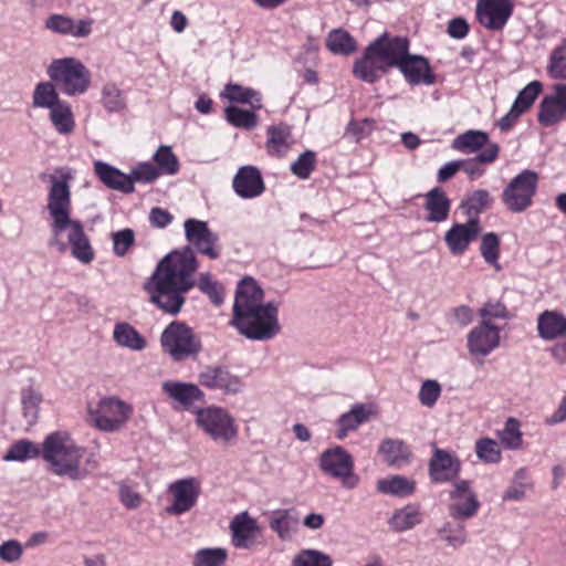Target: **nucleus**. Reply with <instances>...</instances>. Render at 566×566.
<instances>
[{
	"instance_id": "nucleus-7",
	"label": "nucleus",
	"mask_w": 566,
	"mask_h": 566,
	"mask_svg": "<svg viewBox=\"0 0 566 566\" xmlns=\"http://www.w3.org/2000/svg\"><path fill=\"white\" fill-rule=\"evenodd\" d=\"M46 73L67 96L84 94L91 84V72L75 57L53 60L48 66Z\"/></svg>"
},
{
	"instance_id": "nucleus-17",
	"label": "nucleus",
	"mask_w": 566,
	"mask_h": 566,
	"mask_svg": "<svg viewBox=\"0 0 566 566\" xmlns=\"http://www.w3.org/2000/svg\"><path fill=\"white\" fill-rule=\"evenodd\" d=\"M500 328L489 321L473 327L467 337V347L473 357H486L500 346Z\"/></svg>"
},
{
	"instance_id": "nucleus-51",
	"label": "nucleus",
	"mask_w": 566,
	"mask_h": 566,
	"mask_svg": "<svg viewBox=\"0 0 566 566\" xmlns=\"http://www.w3.org/2000/svg\"><path fill=\"white\" fill-rule=\"evenodd\" d=\"M542 91L543 83L537 80L532 81L518 92L513 105L523 113H526L533 106Z\"/></svg>"
},
{
	"instance_id": "nucleus-35",
	"label": "nucleus",
	"mask_w": 566,
	"mask_h": 566,
	"mask_svg": "<svg viewBox=\"0 0 566 566\" xmlns=\"http://www.w3.org/2000/svg\"><path fill=\"white\" fill-rule=\"evenodd\" d=\"M326 48L335 55L348 56L357 50V41L348 31L337 28L328 32Z\"/></svg>"
},
{
	"instance_id": "nucleus-49",
	"label": "nucleus",
	"mask_w": 566,
	"mask_h": 566,
	"mask_svg": "<svg viewBox=\"0 0 566 566\" xmlns=\"http://www.w3.org/2000/svg\"><path fill=\"white\" fill-rule=\"evenodd\" d=\"M317 163L316 154L313 150L303 151L291 166V172L301 180H306L315 170Z\"/></svg>"
},
{
	"instance_id": "nucleus-45",
	"label": "nucleus",
	"mask_w": 566,
	"mask_h": 566,
	"mask_svg": "<svg viewBox=\"0 0 566 566\" xmlns=\"http://www.w3.org/2000/svg\"><path fill=\"white\" fill-rule=\"evenodd\" d=\"M532 486L526 469H518L512 479V483L503 494L504 501H520L524 499L526 491Z\"/></svg>"
},
{
	"instance_id": "nucleus-6",
	"label": "nucleus",
	"mask_w": 566,
	"mask_h": 566,
	"mask_svg": "<svg viewBox=\"0 0 566 566\" xmlns=\"http://www.w3.org/2000/svg\"><path fill=\"white\" fill-rule=\"evenodd\" d=\"M195 416L196 426L213 442L228 446L238 439L235 419L227 409L210 405L196 409Z\"/></svg>"
},
{
	"instance_id": "nucleus-37",
	"label": "nucleus",
	"mask_w": 566,
	"mask_h": 566,
	"mask_svg": "<svg viewBox=\"0 0 566 566\" xmlns=\"http://www.w3.org/2000/svg\"><path fill=\"white\" fill-rule=\"evenodd\" d=\"M370 410L363 403H357L349 411L342 415L338 419L337 438L344 439L349 431L356 430L369 418Z\"/></svg>"
},
{
	"instance_id": "nucleus-40",
	"label": "nucleus",
	"mask_w": 566,
	"mask_h": 566,
	"mask_svg": "<svg viewBox=\"0 0 566 566\" xmlns=\"http://www.w3.org/2000/svg\"><path fill=\"white\" fill-rule=\"evenodd\" d=\"M50 120L61 135H69L75 128L74 115L71 105L66 101H62L50 109Z\"/></svg>"
},
{
	"instance_id": "nucleus-1",
	"label": "nucleus",
	"mask_w": 566,
	"mask_h": 566,
	"mask_svg": "<svg viewBox=\"0 0 566 566\" xmlns=\"http://www.w3.org/2000/svg\"><path fill=\"white\" fill-rule=\"evenodd\" d=\"M184 229L189 245L163 258L146 284L150 302L170 315L181 311L186 294L195 287V273L199 268L195 250L210 260L220 256L219 235L206 221L187 219Z\"/></svg>"
},
{
	"instance_id": "nucleus-61",
	"label": "nucleus",
	"mask_w": 566,
	"mask_h": 566,
	"mask_svg": "<svg viewBox=\"0 0 566 566\" xmlns=\"http://www.w3.org/2000/svg\"><path fill=\"white\" fill-rule=\"evenodd\" d=\"M447 321L451 325H458L460 327H464L473 321V311L471 307H469L467 305H460V306L453 307L447 314Z\"/></svg>"
},
{
	"instance_id": "nucleus-57",
	"label": "nucleus",
	"mask_w": 566,
	"mask_h": 566,
	"mask_svg": "<svg viewBox=\"0 0 566 566\" xmlns=\"http://www.w3.org/2000/svg\"><path fill=\"white\" fill-rule=\"evenodd\" d=\"M441 386L437 380L427 379L420 387L418 399L422 406L431 408L438 401L441 396Z\"/></svg>"
},
{
	"instance_id": "nucleus-16",
	"label": "nucleus",
	"mask_w": 566,
	"mask_h": 566,
	"mask_svg": "<svg viewBox=\"0 0 566 566\" xmlns=\"http://www.w3.org/2000/svg\"><path fill=\"white\" fill-rule=\"evenodd\" d=\"M231 543L235 548L251 549L261 543L262 528L247 511L232 517L229 525Z\"/></svg>"
},
{
	"instance_id": "nucleus-59",
	"label": "nucleus",
	"mask_w": 566,
	"mask_h": 566,
	"mask_svg": "<svg viewBox=\"0 0 566 566\" xmlns=\"http://www.w3.org/2000/svg\"><path fill=\"white\" fill-rule=\"evenodd\" d=\"M112 239L114 253L117 256H124L133 247L135 242V234L132 229H123L114 232Z\"/></svg>"
},
{
	"instance_id": "nucleus-20",
	"label": "nucleus",
	"mask_w": 566,
	"mask_h": 566,
	"mask_svg": "<svg viewBox=\"0 0 566 566\" xmlns=\"http://www.w3.org/2000/svg\"><path fill=\"white\" fill-rule=\"evenodd\" d=\"M461 472V462L453 453L433 448L429 461V475L434 483H447L455 480Z\"/></svg>"
},
{
	"instance_id": "nucleus-50",
	"label": "nucleus",
	"mask_w": 566,
	"mask_h": 566,
	"mask_svg": "<svg viewBox=\"0 0 566 566\" xmlns=\"http://www.w3.org/2000/svg\"><path fill=\"white\" fill-rule=\"evenodd\" d=\"M480 252L488 264L493 265L496 271L501 269L497 262L500 254V238L496 233L489 232L481 238Z\"/></svg>"
},
{
	"instance_id": "nucleus-47",
	"label": "nucleus",
	"mask_w": 566,
	"mask_h": 566,
	"mask_svg": "<svg viewBox=\"0 0 566 566\" xmlns=\"http://www.w3.org/2000/svg\"><path fill=\"white\" fill-rule=\"evenodd\" d=\"M228 552L221 547L198 549L192 559V566H223Z\"/></svg>"
},
{
	"instance_id": "nucleus-28",
	"label": "nucleus",
	"mask_w": 566,
	"mask_h": 566,
	"mask_svg": "<svg viewBox=\"0 0 566 566\" xmlns=\"http://www.w3.org/2000/svg\"><path fill=\"white\" fill-rule=\"evenodd\" d=\"M300 520L293 509L275 510L271 513L269 525L280 539L289 541L296 533Z\"/></svg>"
},
{
	"instance_id": "nucleus-2",
	"label": "nucleus",
	"mask_w": 566,
	"mask_h": 566,
	"mask_svg": "<svg viewBox=\"0 0 566 566\" xmlns=\"http://www.w3.org/2000/svg\"><path fill=\"white\" fill-rule=\"evenodd\" d=\"M46 209L51 218V239L49 245L59 252H65L70 247L72 255L87 264L94 259V251L80 220L71 218V187L73 179L71 169L60 170V176L50 175Z\"/></svg>"
},
{
	"instance_id": "nucleus-23",
	"label": "nucleus",
	"mask_w": 566,
	"mask_h": 566,
	"mask_svg": "<svg viewBox=\"0 0 566 566\" xmlns=\"http://www.w3.org/2000/svg\"><path fill=\"white\" fill-rule=\"evenodd\" d=\"M161 390L165 395H167L168 398L187 410L195 402L203 401L205 399V392L198 385L192 382L167 380L163 382Z\"/></svg>"
},
{
	"instance_id": "nucleus-15",
	"label": "nucleus",
	"mask_w": 566,
	"mask_h": 566,
	"mask_svg": "<svg viewBox=\"0 0 566 566\" xmlns=\"http://www.w3.org/2000/svg\"><path fill=\"white\" fill-rule=\"evenodd\" d=\"M201 483L197 478H185L168 486L171 503L166 507L170 515H181L189 512L198 501Z\"/></svg>"
},
{
	"instance_id": "nucleus-60",
	"label": "nucleus",
	"mask_w": 566,
	"mask_h": 566,
	"mask_svg": "<svg viewBox=\"0 0 566 566\" xmlns=\"http://www.w3.org/2000/svg\"><path fill=\"white\" fill-rule=\"evenodd\" d=\"M375 128V122L370 118L361 120H350L346 126V134L350 135L356 142L370 136Z\"/></svg>"
},
{
	"instance_id": "nucleus-11",
	"label": "nucleus",
	"mask_w": 566,
	"mask_h": 566,
	"mask_svg": "<svg viewBox=\"0 0 566 566\" xmlns=\"http://www.w3.org/2000/svg\"><path fill=\"white\" fill-rule=\"evenodd\" d=\"M395 67H397L405 76L409 84H426L432 85L436 82L428 60L421 55H412L409 53V40L405 36H399L398 54L395 60Z\"/></svg>"
},
{
	"instance_id": "nucleus-46",
	"label": "nucleus",
	"mask_w": 566,
	"mask_h": 566,
	"mask_svg": "<svg viewBox=\"0 0 566 566\" xmlns=\"http://www.w3.org/2000/svg\"><path fill=\"white\" fill-rule=\"evenodd\" d=\"M546 71L552 78L566 80V39L552 51Z\"/></svg>"
},
{
	"instance_id": "nucleus-25",
	"label": "nucleus",
	"mask_w": 566,
	"mask_h": 566,
	"mask_svg": "<svg viewBox=\"0 0 566 566\" xmlns=\"http://www.w3.org/2000/svg\"><path fill=\"white\" fill-rule=\"evenodd\" d=\"M45 27L54 33L73 38H85L92 32L91 20L75 21L62 14H51L45 20Z\"/></svg>"
},
{
	"instance_id": "nucleus-43",
	"label": "nucleus",
	"mask_w": 566,
	"mask_h": 566,
	"mask_svg": "<svg viewBox=\"0 0 566 566\" xmlns=\"http://www.w3.org/2000/svg\"><path fill=\"white\" fill-rule=\"evenodd\" d=\"M195 286H198L200 292L209 297L212 304L221 305L224 301V289L221 283L212 279L211 273L203 272L195 280Z\"/></svg>"
},
{
	"instance_id": "nucleus-29",
	"label": "nucleus",
	"mask_w": 566,
	"mask_h": 566,
	"mask_svg": "<svg viewBox=\"0 0 566 566\" xmlns=\"http://www.w3.org/2000/svg\"><path fill=\"white\" fill-rule=\"evenodd\" d=\"M424 209L428 212L426 220L429 222L439 223L448 219L451 202L442 188L434 187L427 192Z\"/></svg>"
},
{
	"instance_id": "nucleus-18",
	"label": "nucleus",
	"mask_w": 566,
	"mask_h": 566,
	"mask_svg": "<svg viewBox=\"0 0 566 566\" xmlns=\"http://www.w3.org/2000/svg\"><path fill=\"white\" fill-rule=\"evenodd\" d=\"M449 496L452 500V503L449 505V514L452 518L463 521L478 513L480 502L468 480L454 483L449 492Z\"/></svg>"
},
{
	"instance_id": "nucleus-36",
	"label": "nucleus",
	"mask_w": 566,
	"mask_h": 566,
	"mask_svg": "<svg viewBox=\"0 0 566 566\" xmlns=\"http://www.w3.org/2000/svg\"><path fill=\"white\" fill-rule=\"evenodd\" d=\"M379 453L384 461L391 467H400L408 462L411 453L408 446L402 440L385 439L380 447Z\"/></svg>"
},
{
	"instance_id": "nucleus-32",
	"label": "nucleus",
	"mask_w": 566,
	"mask_h": 566,
	"mask_svg": "<svg viewBox=\"0 0 566 566\" xmlns=\"http://www.w3.org/2000/svg\"><path fill=\"white\" fill-rule=\"evenodd\" d=\"M499 153L500 147L497 144L488 145V148H484L474 158L460 160V170L465 172L471 180L479 179L485 174V168L483 165L492 164L495 161Z\"/></svg>"
},
{
	"instance_id": "nucleus-8",
	"label": "nucleus",
	"mask_w": 566,
	"mask_h": 566,
	"mask_svg": "<svg viewBox=\"0 0 566 566\" xmlns=\"http://www.w3.org/2000/svg\"><path fill=\"white\" fill-rule=\"evenodd\" d=\"M160 344L174 361L196 357L202 349L199 336L184 322L170 323L161 333Z\"/></svg>"
},
{
	"instance_id": "nucleus-5",
	"label": "nucleus",
	"mask_w": 566,
	"mask_h": 566,
	"mask_svg": "<svg viewBox=\"0 0 566 566\" xmlns=\"http://www.w3.org/2000/svg\"><path fill=\"white\" fill-rule=\"evenodd\" d=\"M398 43L399 36H390L387 32L377 36L354 62V76L368 84L379 81L384 74L395 67Z\"/></svg>"
},
{
	"instance_id": "nucleus-24",
	"label": "nucleus",
	"mask_w": 566,
	"mask_h": 566,
	"mask_svg": "<svg viewBox=\"0 0 566 566\" xmlns=\"http://www.w3.org/2000/svg\"><path fill=\"white\" fill-rule=\"evenodd\" d=\"M294 144L292 126L286 123L271 125L266 129V151L272 157H284Z\"/></svg>"
},
{
	"instance_id": "nucleus-30",
	"label": "nucleus",
	"mask_w": 566,
	"mask_h": 566,
	"mask_svg": "<svg viewBox=\"0 0 566 566\" xmlns=\"http://www.w3.org/2000/svg\"><path fill=\"white\" fill-rule=\"evenodd\" d=\"M422 521L423 513L420 507L416 504H407L392 513L388 525L394 532L402 533L415 528Z\"/></svg>"
},
{
	"instance_id": "nucleus-52",
	"label": "nucleus",
	"mask_w": 566,
	"mask_h": 566,
	"mask_svg": "<svg viewBox=\"0 0 566 566\" xmlns=\"http://www.w3.org/2000/svg\"><path fill=\"white\" fill-rule=\"evenodd\" d=\"M159 175H175L179 170V163L169 146H160L154 155Z\"/></svg>"
},
{
	"instance_id": "nucleus-48",
	"label": "nucleus",
	"mask_w": 566,
	"mask_h": 566,
	"mask_svg": "<svg viewBox=\"0 0 566 566\" xmlns=\"http://www.w3.org/2000/svg\"><path fill=\"white\" fill-rule=\"evenodd\" d=\"M329 555L312 548L300 551L292 559L291 566H332Z\"/></svg>"
},
{
	"instance_id": "nucleus-56",
	"label": "nucleus",
	"mask_w": 566,
	"mask_h": 566,
	"mask_svg": "<svg viewBox=\"0 0 566 566\" xmlns=\"http://www.w3.org/2000/svg\"><path fill=\"white\" fill-rule=\"evenodd\" d=\"M129 179L132 180V185L135 187L136 182L139 184H151L156 179H158L159 170L156 168L155 165L143 161L138 163L136 166H134L128 174Z\"/></svg>"
},
{
	"instance_id": "nucleus-31",
	"label": "nucleus",
	"mask_w": 566,
	"mask_h": 566,
	"mask_svg": "<svg viewBox=\"0 0 566 566\" xmlns=\"http://www.w3.org/2000/svg\"><path fill=\"white\" fill-rule=\"evenodd\" d=\"M494 199L486 189L469 191L463 197L460 209L468 217V220L480 219L479 216L493 205Z\"/></svg>"
},
{
	"instance_id": "nucleus-54",
	"label": "nucleus",
	"mask_w": 566,
	"mask_h": 566,
	"mask_svg": "<svg viewBox=\"0 0 566 566\" xmlns=\"http://www.w3.org/2000/svg\"><path fill=\"white\" fill-rule=\"evenodd\" d=\"M475 453L485 463H499L502 459L500 444L491 438L479 439L475 443Z\"/></svg>"
},
{
	"instance_id": "nucleus-14",
	"label": "nucleus",
	"mask_w": 566,
	"mask_h": 566,
	"mask_svg": "<svg viewBox=\"0 0 566 566\" xmlns=\"http://www.w3.org/2000/svg\"><path fill=\"white\" fill-rule=\"evenodd\" d=\"M512 0H476L475 17L489 31H502L513 14Z\"/></svg>"
},
{
	"instance_id": "nucleus-13",
	"label": "nucleus",
	"mask_w": 566,
	"mask_h": 566,
	"mask_svg": "<svg viewBox=\"0 0 566 566\" xmlns=\"http://www.w3.org/2000/svg\"><path fill=\"white\" fill-rule=\"evenodd\" d=\"M198 382L208 390L237 395L244 388L243 379L221 364L205 365L198 373Z\"/></svg>"
},
{
	"instance_id": "nucleus-3",
	"label": "nucleus",
	"mask_w": 566,
	"mask_h": 566,
	"mask_svg": "<svg viewBox=\"0 0 566 566\" xmlns=\"http://www.w3.org/2000/svg\"><path fill=\"white\" fill-rule=\"evenodd\" d=\"M264 292L254 279L247 276L239 281L231 324L239 333L252 340H269L281 331L279 303H263Z\"/></svg>"
},
{
	"instance_id": "nucleus-12",
	"label": "nucleus",
	"mask_w": 566,
	"mask_h": 566,
	"mask_svg": "<svg viewBox=\"0 0 566 566\" xmlns=\"http://www.w3.org/2000/svg\"><path fill=\"white\" fill-rule=\"evenodd\" d=\"M318 464L325 474L339 480L346 489H355L359 483V478L354 473V459L343 447L323 451Z\"/></svg>"
},
{
	"instance_id": "nucleus-42",
	"label": "nucleus",
	"mask_w": 566,
	"mask_h": 566,
	"mask_svg": "<svg viewBox=\"0 0 566 566\" xmlns=\"http://www.w3.org/2000/svg\"><path fill=\"white\" fill-rule=\"evenodd\" d=\"M54 82H40L33 91V107L52 109L63 99L60 98Z\"/></svg>"
},
{
	"instance_id": "nucleus-62",
	"label": "nucleus",
	"mask_w": 566,
	"mask_h": 566,
	"mask_svg": "<svg viewBox=\"0 0 566 566\" xmlns=\"http://www.w3.org/2000/svg\"><path fill=\"white\" fill-rule=\"evenodd\" d=\"M479 314L482 321H491L492 318H507L509 312L506 306L501 302H488L480 310Z\"/></svg>"
},
{
	"instance_id": "nucleus-58",
	"label": "nucleus",
	"mask_w": 566,
	"mask_h": 566,
	"mask_svg": "<svg viewBox=\"0 0 566 566\" xmlns=\"http://www.w3.org/2000/svg\"><path fill=\"white\" fill-rule=\"evenodd\" d=\"M41 402V395L33 388H23L21 391V403L23 415L30 421H33L38 415L39 403Z\"/></svg>"
},
{
	"instance_id": "nucleus-19",
	"label": "nucleus",
	"mask_w": 566,
	"mask_h": 566,
	"mask_svg": "<svg viewBox=\"0 0 566 566\" xmlns=\"http://www.w3.org/2000/svg\"><path fill=\"white\" fill-rule=\"evenodd\" d=\"M566 118V84L554 85V92L542 99L537 120L545 127L553 126Z\"/></svg>"
},
{
	"instance_id": "nucleus-9",
	"label": "nucleus",
	"mask_w": 566,
	"mask_h": 566,
	"mask_svg": "<svg viewBox=\"0 0 566 566\" xmlns=\"http://www.w3.org/2000/svg\"><path fill=\"white\" fill-rule=\"evenodd\" d=\"M537 187L538 175L534 170L524 169L503 189L502 201L511 212H524L533 205Z\"/></svg>"
},
{
	"instance_id": "nucleus-38",
	"label": "nucleus",
	"mask_w": 566,
	"mask_h": 566,
	"mask_svg": "<svg viewBox=\"0 0 566 566\" xmlns=\"http://www.w3.org/2000/svg\"><path fill=\"white\" fill-rule=\"evenodd\" d=\"M222 95L232 103L249 104L252 109L262 108V95L259 91L239 84H227Z\"/></svg>"
},
{
	"instance_id": "nucleus-55",
	"label": "nucleus",
	"mask_w": 566,
	"mask_h": 566,
	"mask_svg": "<svg viewBox=\"0 0 566 566\" xmlns=\"http://www.w3.org/2000/svg\"><path fill=\"white\" fill-rule=\"evenodd\" d=\"M102 103L109 113H117L125 108L123 92L115 84H106L102 91Z\"/></svg>"
},
{
	"instance_id": "nucleus-53",
	"label": "nucleus",
	"mask_w": 566,
	"mask_h": 566,
	"mask_svg": "<svg viewBox=\"0 0 566 566\" xmlns=\"http://www.w3.org/2000/svg\"><path fill=\"white\" fill-rule=\"evenodd\" d=\"M501 443L510 450L520 449L522 446V432L520 430V422L515 418H509L504 428L499 431Z\"/></svg>"
},
{
	"instance_id": "nucleus-27",
	"label": "nucleus",
	"mask_w": 566,
	"mask_h": 566,
	"mask_svg": "<svg viewBox=\"0 0 566 566\" xmlns=\"http://www.w3.org/2000/svg\"><path fill=\"white\" fill-rule=\"evenodd\" d=\"M537 332L545 340L566 337V316L557 311H544L537 318Z\"/></svg>"
},
{
	"instance_id": "nucleus-41",
	"label": "nucleus",
	"mask_w": 566,
	"mask_h": 566,
	"mask_svg": "<svg viewBox=\"0 0 566 566\" xmlns=\"http://www.w3.org/2000/svg\"><path fill=\"white\" fill-rule=\"evenodd\" d=\"M39 455H42V449L34 442L22 439L10 446L7 453L3 455V460L24 462L30 459H35Z\"/></svg>"
},
{
	"instance_id": "nucleus-33",
	"label": "nucleus",
	"mask_w": 566,
	"mask_h": 566,
	"mask_svg": "<svg viewBox=\"0 0 566 566\" xmlns=\"http://www.w3.org/2000/svg\"><path fill=\"white\" fill-rule=\"evenodd\" d=\"M113 340L123 348L140 352L146 348L145 337L129 323L118 322L113 329Z\"/></svg>"
},
{
	"instance_id": "nucleus-64",
	"label": "nucleus",
	"mask_w": 566,
	"mask_h": 566,
	"mask_svg": "<svg viewBox=\"0 0 566 566\" xmlns=\"http://www.w3.org/2000/svg\"><path fill=\"white\" fill-rule=\"evenodd\" d=\"M470 27L467 20L462 17L453 18L449 21L447 33L452 39H464L469 33Z\"/></svg>"
},
{
	"instance_id": "nucleus-22",
	"label": "nucleus",
	"mask_w": 566,
	"mask_h": 566,
	"mask_svg": "<svg viewBox=\"0 0 566 566\" xmlns=\"http://www.w3.org/2000/svg\"><path fill=\"white\" fill-rule=\"evenodd\" d=\"M481 232L480 219L468 220L465 223H454L444 235V241L453 255L463 254L470 243Z\"/></svg>"
},
{
	"instance_id": "nucleus-63",
	"label": "nucleus",
	"mask_w": 566,
	"mask_h": 566,
	"mask_svg": "<svg viewBox=\"0 0 566 566\" xmlns=\"http://www.w3.org/2000/svg\"><path fill=\"white\" fill-rule=\"evenodd\" d=\"M23 554L22 545L15 539H9L0 545V558L7 563H14Z\"/></svg>"
},
{
	"instance_id": "nucleus-26",
	"label": "nucleus",
	"mask_w": 566,
	"mask_h": 566,
	"mask_svg": "<svg viewBox=\"0 0 566 566\" xmlns=\"http://www.w3.org/2000/svg\"><path fill=\"white\" fill-rule=\"evenodd\" d=\"M94 172L109 189L117 190L123 193H132L135 191V187L132 185L128 174L123 172L107 163L96 160L94 163Z\"/></svg>"
},
{
	"instance_id": "nucleus-4",
	"label": "nucleus",
	"mask_w": 566,
	"mask_h": 566,
	"mask_svg": "<svg viewBox=\"0 0 566 566\" xmlns=\"http://www.w3.org/2000/svg\"><path fill=\"white\" fill-rule=\"evenodd\" d=\"M42 458L53 474L74 481L84 480L98 468L96 454L77 446L65 431L46 436L42 444Z\"/></svg>"
},
{
	"instance_id": "nucleus-39",
	"label": "nucleus",
	"mask_w": 566,
	"mask_h": 566,
	"mask_svg": "<svg viewBox=\"0 0 566 566\" xmlns=\"http://www.w3.org/2000/svg\"><path fill=\"white\" fill-rule=\"evenodd\" d=\"M492 144L485 132L468 130L454 138L452 148L464 154H473L480 149L488 148V145Z\"/></svg>"
},
{
	"instance_id": "nucleus-44",
	"label": "nucleus",
	"mask_w": 566,
	"mask_h": 566,
	"mask_svg": "<svg viewBox=\"0 0 566 566\" xmlns=\"http://www.w3.org/2000/svg\"><path fill=\"white\" fill-rule=\"evenodd\" d=\"M255 109L248 111L238 106H228L224 109L226 119L237 128L253 129L258 125Z\"/></svg>"
},
{
	"instance_id": "nucleus-34",
	"label": "nucleus",
	"mask_w": 566,
	"mask_h": 566,
	"mask_svg": "<svg viewBox=\"0 0 566 566\" xmlns=\"http://www.w3.org/2000/svg\"><path fill=\"white\" fill-rule=\"evenodd\" d=\"M377 490L382 494L407 497L415 493L416 482L405 475H390L377 481Z\"/></svg>"
},
{
	"instance_id": "nucleus-10",
	"label": "nucleus",
	"mask_w": 566,
	"mask_h": 566,
	"mask_svg": "<svg viewBox=\"0 0 566 566\" xmlns=\"http://www.w3.org/2000/svg\"><path fill=\"white\" fill-rule=\"evenodd\" d=\"M132 407L125 401L114 398H102L95 407L88 408L91 421L101 431H118L127 422Z\"/></svg>"
},
{
	"instance_id": "nucleus-21",
	"label": "nucleus",
	"mask_w": 566,
	"mask_h": 566,
	"mask_svg": "<svg viewBox=\"0 0 566 566\" xmlns=\"http://www.w3.org/2000/svg\"><path fill=\"white\" fill-rule=\"evenodd\" d=\"M233 191L241 199H254L260 197L265 185L260 170L255 166H242L238 169L232 180Z\"/></svg>"
}]
</instances>
